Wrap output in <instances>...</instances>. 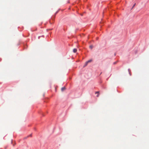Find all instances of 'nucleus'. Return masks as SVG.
Here are the masks:
<instances>
[{
  "instance_id": "2",
  "label": "nucleus",
  "mask_w": 149,
  "mask_h": 149,
  "mask_svg": "<svg viewBox=\"0 0 149 149\" xmlns=\"http://www.w3.org/2000/svg\"><path fill=\"white\" fill-rule=\"evenodd\" d=\"M77 51L76 49L74 48L73 49V52L74 53H76Z\"/></svg>"
},
{
  "instance_id": "4",
  "label": "nucleus",
  "mask_w": 149,
  "mask_h": 149,
  "mask_svg": "<svg viewBox=\"0 0 149 149\" xmlns=\"http://www.w3.org/2000/svg\"><path fill=\"white\" fill-rule=\"evenodd\" d=\"M92 61V60H89L88 61H87V62L88 63H89L91 62Z\"/></svg>"
},
{
  "instance_id": "7",
  "label": "nucleus",
  "mask_w": 149,
  "mask_h": 149,
  "mask_svg": "<svg viewBox=\"0 0 149 149\" xmlns=\"http://www.w3.org/2000/svg\"><path fill=\"white\" fill-rule=\"evenodd\" d=\"M135 4L133 5V7H132V8H133V7L135 6Z\"/></svg>"
},
{
  "instance_id": "9",
  "label": "nucleus",
  "mask_w": 149,
  "mask_h": 149,
  "mask_svg": "<svg viewBox=\"0 0 149 149\" xmlns=\"http://www.w3.org/2000/svg\"><path fill=\"white\" fill-rule=\"evenodd\" d=\"M116 62H114V64H116Z\"/></svg>"
},
{
  "instance_id": "8",
  "label": "nucleus",
  "mask_w": 149,
  "mask_h": 149,
  "mask_svg": "<svg viewBox=\"0 0 149 149\" xmlns=\"http://www.w3.org/2000/svg\"><path fill=\"white\" fill-rule=\"evenodd\" d=\"M30 136H32V134H31L30 135Z\"/></svg>"
},
{
  "instance_id": "6",
  "label": "nucleus",
  "mask_w": 149,
  "mask_h": 149,
  "mask_svg": "<svg viewBox=\"0 0 149 149\" xmlns=\"http://www.w3.org/2000/svg\"><path fill=\"white\" fill-rule=\"evenodd\" d=\"M89 47L90 49H92V48H93V45H90V46H89Z\"/></svg>"
},
{
  "instance_id": "3",
  "label": "nucleus",
  "mask_w": 149,
  "mask_h": 149,
  "mask_svg": "<svg viewBox=\"0 0 149 149\" xmlns=\"http://www.w3.org/2000/svg\"><path fill=\"white\" fill-rule=\"evenodd\" d=\"M95 93H98V94L96 96L97 97H98L99 96V92L98 91L96 92H95Z\"/></svg>"
},
{
  "instance_id": "1",
  "label": "nucleus",
  "mask_w": 149,
  "mask_h": 149,
  "mask_svg": "<svg viewBox=\"0 0 149 149\" xmlns=\"http://www.w3.org/2000/svg\"><path fill=\"white\" fill-rule=\"evenodd\" d=\"M65 87H62L61 88V90L62 91H64L65 90Z\"/></svg>"
},
{
  "instance_id": "5",
  "label": "nucleus",
  "mask_w": 149,
  "mask_h": 149,
  "mask_svg": "<svg viewBox=\"0 0 149 149\" xmlns=\"http://www.w3.org/2000/svg\"><path fill=\"white\" fill-rule=\"evenodd\" d=\"M88 63L87 62H86L85 64V65L84 66V67L86 66L87 65Z\"/></svg>"
}]
</instances>
